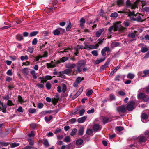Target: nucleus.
<instances>
[{"instance_id": "nucleus-22", "label": "nucleus", "mask_w": 149, "mask_h": 149, "mask_svg": "<svg viewBox=\"0 0 149 149\" xmlns=\"http://www.w3.org/2000/svg\"><path fill=\"white\" fill-rule=\"evenodd\" d=\"M9 144V143L8 142H0V148L3 146H7Z\"/></svg>"}, {"instance_id": "nucleus-30", "label": "nucleus", "mask_w": 149, "mask_h": 149, "mask_svg": "<svg viewBox=\"0 0 149 149\" xmlns=\"http://www.w3.org/2000/svg\"><path fill=\"white\" fill-rule=\"evenodd\" d=\"M22 72L23 73L25 74H27L29 73L28 70L27 68H25L23 69Z\"/></svg>"}, {"instance_id": "nucleus-50", "label": "nucleus", "mask_w": 149, "mask_h": 149, "mask_svg": "<svg viewBox=\"0 0 149 149\" xmlns=\"http://www.w3.org/2000/svg\"><path fill=\"white\" fill-rule=\"evenodd\" d=\"M85 111L84 109H82L79 111V113L80 116H82L83 115Z\"/></svg>"}, {"instance_id": "nucleus-36", "label": "nucleus", "mask_w": 149, "mask_h": 149, "mask_svg": "<svg viewBox=\"0 0 149 149\" xmlns=\"http://www.w3.org/2000/svg\"><path fill=\"white\" fill-rule=\"evenodd\" d=\"M77 131L76 128L73 129L70 135L71 136H73L75 135Z\"/></svg>"}, {"instance_id": "nucleus-8", "label": "nucleus", "mask_w": 149, "mask_h": 149, "mask_svg": "<svg viewBox=\"0 0 149 149\" xmlns=\"http://www.w3.org/2000/svg\"><path fill=\"white\" fill-rule=\"evenodd\" d=\"M83 89V87H81L79 91L76 93V94L74 95L73 97H72V99L74 100L77 97H78L81 92H82V91Z\"/></svg>"}, {"instance_id": "nucleus-10", "label": "nucleus", "mask_w": 149, "mask_h": 149, "mask_svg": "<svg viewBox=\"0 0 149 149\" xmlns=\"http://www.w3.org/2000/svg\"><path fill=\"white\" fill-rule=\"evenodd\" d=\"M101 119L102 120V122L104 124L110 122L112 120V119L111 118L104 117H101Z\"/></svg>"}, {"instance_id": "nucleus-45", "label": "nucleus", "mask_w": 149, "mask_h": 149, "mask_svg": "<svg viewBox=\"0 0 149 149\" xmlns=\"http://www.w3.org/2000/svg\"><path fill=\"white\" fill-rule=\"evenodd\" d=\"M121 79V76L120 75H118L116 76L115 78V80L118 81Z\"/></svg>"}, {"instance_id": "nucleus-31", "label": "nucleus", "mask_w": 149, "mask_h": 149, "mask_svg": "<svg viewBox=\"0 0 149 149\" xmlns=\"http://www.w3.org/2000/svg\"><path fill=\"white\" fill-rule=\"evenodd\" d=\"M38 33L37 31H33L30 34V37H33L37 35Z\"/></svg>"}, {"instance_id": "nucleus-17", "label": "nucleus", "mask_w": 149, "mask_h": 149, "mask_svg": "<svg viewBox=\"0 0 149 149\" xmlns=\"http://www.w3.org/2000/svg\"><path fill=\"white\" fill-rule=\"evenodd\" d=\"M139 141L140 142H144L146 140L145 137L143 135H141L138 138Z\"/></svg>"}, {"instance_id": "nucleus-27", "label": "nucleus", "mask_w": 149, "mask_h": 149, "mask_svg": "<svg viewBox=\"0 0 149 149\" xmlns=\"http://www.w3.org/2000/svg\"><path fill=\"white\" fill-rule=\"evenodd\" d=\"M83 48H84L83 46L81 45H77L74 48L76 51H77L79 49H82Z\"/></svg>"}, {"instance_id": "nucleus-18", "label": "nucleus", "mask_w": 149, "mask_h": 149, "mask_svg": "<svg viewBox=\"0 0 149 149\" xmlns=\"http://www.w3.org/2000/svg\"><path fill=\"white\" fill-rule=\"evenodd\" d=\"M86 116H84L82 117L81 118H79L78 119L77 121L79 123H83L85 120H86Z\"/></svg>"}, {"instance_id": "nucleus-19", "label": "nucleus", "mask_w": 149, "mask_h": 149, "mask_svg": "<svg viewBox=\"0 0 149 149\" xmlns=\"http://www.w3.org/2000/svg\"><path fill=\"white\" fill-rule=\"evenodd\" d=\"M84 129V128L83 127H81L79 128L78 130V133L79 135H82L83 134Z\"/></svg>"}, {"instance_id": "nucleus-12", "label": "nucleus", "mask_w": 149, "mask_h": 149, "mask_svg": "<svg viewBox=\"0 0 149 149\" xmlns=\"http://www.w3.org/2000/svg\"><path fill=\"white\" fill-rule=\"evenodd\" d=\"M73 72L72 70L70 69H67L63 71L62 73L70 76L71 75V73L72 72Z\"/></svg>"}, {"instance_id": "nucleus-55", "label": "nucleus", "mask_w": 149, "mask_h": 149, "mask_svg": "<svg viewBox=\"0 0 149 149\" xmlns=\"http://www.w3.org/2000/svg\"><path fill=\"white\" fill-rule=\"evenodd\" d=\"M108 67V66L104 64V65L101 67L100 70L101 71H103L104 70L105 68Z\"/></svg>"}, {"instance_id": "nucleus-24", "label": "nucleus", "mask_w": 149, "mask_h": 149, "mask_svg": "<svg viewBox=\"0 0 149 149\" xmlns=\"http://www.w3.org/2000/svg\"><path fill=\"white\" fill-rule=\"evenodd\" d=\"M80 26L81 27H83L84 24L85 23V19L83 18H81L80 20Z\"/></svg>"}, {"instance_id": "nucleus-2", "label": "nucleus", "mask_w": 149, "mask_h": 149, "mask_svg": "<svg viewBox=\"0 0 149 149\" xmlns=\"http://www.w3.org/2000/svg\"><path fill=\"white\" fill-rule=\"evenodd\" d=\"M128 16H134L136 21L138 22H142L143 21V20L142 19L143 16L139 14H135L134 12H130L128 13Z\"/></svg>"}, {"instance_id": "nucleus-42", "label": "nucleus", "mask_w": 149, "mask_h": 149, "mask_svg": "<svg viewBox=\"0 0 149 149\" xmlns=\"http://www.w3.org/2000/svg\"><path fill=\"white\" fill-rule=\"evenodd\" d=\"M144 75H142V77H146L148 75H149V70H144L143 71Z\"/></svg>"}, {"instance_id": "nucleus-23", "label": "nucleus", "mask_w": 149, "mask_h": 149, "mask_svg": "<svg viewBox=\"0 0 149 149\" xmlns=\"http://www.w3.org/2000/svg\"><path fill=\"white\" fill-rule=\"evenodd\" d=\"M99 45H98V44H97L95 45H90V49H97Z\"/></svg>"}, {"instance_id": "nucleus-33", "label": "nucleus", "mask_w": 149, "mask_h": 149, "mask_svg": "<svg viewBox=\"0 0 149 149\" xmlns=\"http://www.w3.org/2000/svg\"><path fill=\"white\" fill-rule=\"evenodd\" d=\"M105 58H104L103 59H100L97 60L96 61L95 63L96 64H98L100 62L104 61L105 60Z\"/></svg>"}, {"instance_id": "nucleus-52", "label": "nucleus", "mask_w": 149, "mask_h": 149, "mask_svg": "<svg viewBox=\"0 0 149 149\" xmlns=\"http://www.w3.org/2000/svg\"><path fill=\"white\" fill-rule=\"evenodd\" d=\"M64 141L66 142H68L70 141V139L69 136H66L64 139Z\"/></svg>"}, {"instance_id": "nucleus-46", "label": "nucleus", "mask_w": 149, "mask_h": 149, "mask_svg": "<svg viewBox=\"0 0 149 149\" xmlns=\"http://www.w3.org/2000/svg\"><path fill=\"white\" fill-rule=\"evenodd\" d=\"M19 144L17 143H12L11 146V147L12 148H14L18 146Z\"/></svg>"}, {"instance_id": "nucleus-32", "label": "nucleus", "mask_w": 149, "mask_h": 149, "mask_svg": "<svg viewBox=\"0 0 149 149\" xmlns=\"http://www.w3.org/2000/svg\"><path fill=\"white\" fill-rule=\"evenodd\" d=\"M62 91L63 93H65V91H66V90L67 89V87L66 85L64 84H62Z\"/></svg>"}, {"instance_id": "nucleus-49", "label": "nucleus", "mask_w": 149, "mask_h": 149, "mask_svg": "<svg viewBox=\"0 0 149 149\" xmlns=\"http://www.w3.org/2000/svg\"><path fill=\"white\" fill-rule=\"evenodd\" d=\"M114 25H113L112 26H111L108 29V31L110 33H111V31H112L113 30L114 31Z\"/></svg>"}, {"instance_id": "nucleus-61", "label": "nucleus", "mask_w": 149, "mask_h": 149, "mask_svg": "<svg viewBox=\"0 0 149 149\" xmlns=\"http://www.w3.org/2000/svg\"><path fill=\"white\" fill-rule=\"evenodd\" d=\"M94 108H92L90 110H88L87 111V113L88 114H91L93 113L94 112Z\"/></svg>"}, {"instance_id": "nucleus-62", "label": "nucleus", "mask_w": 149, "mask_h": 149, "mask_svg": "<svg viewBox=\"0 0 149 149\" xmlns=\"http://www.w3.org/2000/svg\"><path fill=\"white\" fill-rule=\"evenodd\" d=\"M7 74L9 76L12 75V73L11 70H8L7 72Z\"/></svg>"}, {"instance_id": "nucleus-58", "label": "nucleus", "mask_w": 149, "mask_h": 149, "mask_svg": "<svg viewBox=\"0 0 149 149\" xmlns=\"http://www.w3.org/2000/svg\"><path fill=\"white\" fill-rule=\"evenodd\" d=\"M123 127H117L116 128V130L119 132L123 130Z\"/></svg>"}, {"instance_id": "nucleus-29", "label": "nucleus", "mask_w": 149, "mask_h": 149, "mask_svg": "<svg viewBox=\"0 0 149 149\" xmlns=\"http://www.w3.org/2000/svg\"><path fill=\"white\" fill-rule=\"evenodd\" d=\"M17 39L19 41H21L23 39V38L22 35L20 34H18L16 36Z\"/></svg>"}, {"instance_id": "nucleus-57", "label": "nucleus", "mask_w": 149, "mask_h": 149, "mask_svg": "<svg viewBox=\"0 0 149 149\" xmlns=\"http://www.w3.org/2000/svg\"><path fill=\"white\" fill-rule=\"evenodd\" d=\"M43 105H44L42 103H39L38 104L37 106L38 108L41 109L42 108V107L43 106Z\"/></svg>"}, {"instance_id": "nucleus-37", "label": "nucleus", "mask_w": 149, "mask_h": 149, "mask_svg": "<svg viewBox=\"0 0 149 149\" xmlns=\"http://www.w3.org/2000/svg\"><path fill=\"white\" fill-rule=\"evenodd\" d=\"M84 79V78L82 77L81 78L80 77H78L76 80V82L77 83H79L81 81H82Z\"/></svg>"}, {"instance_id": "nucleus-28", "label": "nucleus", "mask_w": 149, "mask_h": 149, "mask_svg": "<svg viewBox=\"0 0 149 149\" xmlns=\"http://www.w3.org/2000/svg\"><path fill=\"white\" fill-rule=\"evenodd\" d=\"M83 140L81 139H79L76 141V144L77 145H80L82 144L83 143Z\"/></svg>"}, {"instance_id": "nucleus-47", "label": "nucleus", "mask_w": 149, "mask_h": 149, "mask_svg": "<svg viewBox=\"0 0 149 149\" xmlns=\"http://www.w3.org/2000/svg\"><path fill=\"white\" fill-rule=\"evenodd\" d=\"M148 50V49L146 47H142L141 48V51L143 53H145Z\"/></svg>"}, {"instance_id": "nucleus-6", "label": "nucleus", "mask_w": 149, "mask_h": 149, "mask_svg": "<svg viewBox=\"0 0 149 149\" xmlns=\"http://www.w3.org/2000/svg\"><path fill=\"white\" fill-rule=\"evenodd\" d=\"M139 98L142 99L144 101L147 102L149 99V97L144 93H141L138 95Z\"/></svg>"}, {"instance_id": "nucleus-13", "label": "nucleus", "mask_w": 149, "mask_h": 149, "mask_svg": "<svg viewBox=\"0 0 149 149\" xmlns=\"http://www.w3.org/2000/svg\"><path fill=\"white\" fill-rule=\"evenodd\" d=\"M136 32L137 31H134L133 33H130L128 34L129 37H130L132 38H135V39H134L131 40H130L131 42L136 39L135 38V34L136 33Z\"/></svg>"}, {"instance_id": "nucleus-16", "label": "nucleus", "mask_w": 149, "mask_h": 149, "mask_svg": "<svg viewBox=\"0 0 149 149\" xmlns=\"http://www.w3.org/2000/svg\"><path fill=\"white\" fill-rule=\"evenodd\" d=\"M101 126L98 124H95L93 126V129L95 131H97L100 130L101 129Z\"/></svg>"}, {"instance_id": "nucleus-64", "label": "nucleus", "mask_w": 149, "mask_h": 149, "mask_svg": "<svg viewBox=\"0 0 149 149\" xmlns=\"http://www.w3.org/2000/svg\"><path fill=\"white\" fill-rule=\"evenodd\" d=\"M112 45L114 47H115L119 46L120 44L118 42H114L112 43Z\"/></svg>"}, {"instance_id": "nucleus-4", "label": "nucleus", "mask_w": 149, "mask_h": 149, "mask_svg": "<svg viewBox=\"0 0 149 149\" xmlns=\"http://www.w3.org/2000/svg\"><path fill=\"white\" fill-rule=\"evenodd\" d=\"M83 65H84V64L80 63H78L77 64V71L76 72L75 70H74L73 72L72 75H75L77 74V72H80L81 71L82 67Z\"/></svg>"}, {"instance_id": "nucleus-44", "label": "nucleus", "mask_w": 149, "mask_h": 149, "mask_svg": "<svg viewBox=\"0 0 149 149\" xmlns=\"http://www.w3.org/2000/svg\"><path fill=\"white\" fill-rule=\"evenodd\" d=\"M29 113H35L36 110L35 109L30 108L29 109Z\"/></svg>"}, {"instance_id": "nucleus-59", "label": "nucleus", "mask_w": 149, "mask_h": 149, "mask_svg": "<svg viewBox=\"0 0 149 149\" xmlns=\"http://www.w3.org/2000/svg\"><path fill=\"white\" fill-rule=\"evenodd\" d=\"M33 48L32 47H29L28 49V51L31 53H32L33 52Z\"/></svg>"}, {"instance_id": "nucleus-43", "label": "nucleus", "mask_w": 149, "mask_h": 149, "mask_svg": "<svg viewBox=\"0 0 149 149\" xmlns=\"http://www.w3.org/2000/svg\"><path fill=\"white\" fill-rule=\"evenodd\" d=\"M92 54L94 56H97L98 55L97 52L96 50H93L91 52Z\"/></svg>"}, {"instance_id": "nucleus-14", "label": "nucleus", "mask_w": 149, "mask_h": 149, "mask_svg": "<svg viewBox=\"0 0 149 149\" xmlns=\"http://www.w3.org/2000/svg\"><path fill=\"white\" fill-rule=\"evenodd\" d=\"M68 57H63L62 58L60 59L59 60H58L56 61V64H58L61 62H64L68 60Z\"/></svg>"}, {"instance_id": "nucleus-5", "label": "nucleus", "mask_w": 149, "mask_h": 149, "mask_svg": "<svg viewBox=\"0 0 149 149\" xmlns=\"http://www.w3.org/2000/svg\"><path fill=\"white\" fill-rule=\"evenodd\" d=\"M135 105V102L133 101H130L126 106L127 109L129 111H132L134 109V107Z\"/></svg>"}, {"instance_id": "nucleus-40", "label": "nucleus", "mask_w": 149, "mask_h": 149, "mask_svg": "<svg viewBox=\"0 0 149 149\" xmlns=\"http://www.w3.org/2000/svg\"><path fill=\"white\" fill-rule=\"evenodd\" d=\"M124 0H118L117 1V4L118 6H120L123 4Z\"/></svg>"}, {"instance_id": "nucleus-11", "label": "nucleus", "mask_w": 149, "mask_h": 149, "mask_svg": "<svg viewBox=\"0 0 149 149\" xmlns=\"http://www.w3.org/2000/svg\"><path fill=\"white\" fill-rule=\"evenodd\" d=\"M56 61L54 62L52 61L50 63H47V65L48 68H54L56 67V65L58 64H56Z\"/></svg>"}, {"instance_id": "nucleus-39", "label": "nucleus", "mask_w": 149, "mask_h": 149, "mask_svg": "<svg viewBox=\"0 0 149 149\" xmlns=\"http://www.w3.org/2000/svg\"><path fill=\"white\" fill-rule=\"evenodd\" d=\"M118 16V13L116 12H115L111 14L110 16L113 18H116Z\"/></svg>"}, {"instance_id": "nucleus-53", "label": "nucleus", "mask_w": 149, "mask_h": 149, "mask_svg": "<svg viewBox=\"0 0 149 149\" xmlns=\"http://www.w3.org/2000/svg\"><path fill=\"white\" fill-rule=\"evenodd\" d=\"M72 49H73L71 47V48L69 47L68 48H65V49H64L63 50V52H68L69 50L71 51L72 50Z\"/></svg>"}, {"instance_id": "nucleus-51", "label": "nucleus", "mask_w": 149, "mask_h": 149, "mask_svg": "<svg viewBox=\"0 0 149 149\" xmlns=\"http://www.w3.org/2000/svg\"><path fill=\"white\" fill-rule=\"evenodd\" d=\"M93 131L92 129H88L86 131V134L88 135H91L92 134Z\"/></svg>"}, {"instance_id": "nucleus-25", "label": "nucleus", "mask_w": 149, "mask_h": 149, "mask_svg": "<svg viewBox=\"0 0 149 149\" xmlns=\"http://www.w3.org/2000/svg\"><path fill=\"white\" fill-rule=\"evenodd\" d=\"M30 73L32 75L34 79H36L37 76L34 70H32L31 71Z\"/></svg>"}, {"instance_id": "nucleus-1", "label": "nucleus", "mask_w": 149, "mask_h": 149, "mask_svg": "<svg viewBox=\"0 0 149 149\" xmlns=\"http://www.w3.org/2000/svg\"><path fill=\"white\" fill-rule=\"evenodd\" d=\"M120 21L117 22L114 24V31H117L118 30L121 31H124L126 30V28L122 26L121 24Z\"/></svg>"}, {"instance_id": "nucleus-20", "label": "nucleus", "mask_w": 149, "mask_h": 149, "mask_svg": "<svg viewBox=\"0 0 149 149\" xmlns=\"http://www.w3.org/2000/svg\"><path fill=\"white\" fill-rule=\"evenodd\" d=\"M43 144L46 147H48L49 146L48 141L47 139L44 140Z\"/></svg>"}, {"instance_id": "nucleus-63", "label": "nucleus", "mask_w": 149, "mask_h": 149, "mask_svg": "<svg viewBox=\"0 0 149 149\" xmlns=\"http://www.w3.org/2000/svg\"><path fill=\"white\" fill-rule=\"evenodd\" d=\"M115 97L114 95L113 94H111L110 95V99L112 100L115 99Z\"/></svg>"}, {"instance_id": "nucleus-26", "label": "nucleus", "mask_w": 149, "mask_h": 149, "mask_svg": "<svg viewBox=\"0 0 149 149\" xmlns=\"http://www.w3.org/2000/svg\"><path fill=\"white\" fill-rule=\"evenodd\" d=\"M134 77V74L131 73H129L127 75V77L131 79H132Z\"/></svg>"}, {"instance_id": "nucleus-41", "label": "nucleus", "mask_w": 149, "mask_h": 149, "mask_svg": "<svg viewBox=\"0 0 149 149\" xmlns=\"http://www.w3.org/2000/svg\"><path fill=\"white\" fill-rule=\"evenodd\" d=\"M46 87L47 89L49 90L51 88V85L50 83L47 82L46 84Z\"/></svg>"}, {"instance_id": "nucleus-48", "label": "nucleus", "mask_w": 149, "mask_h": 149, "mask_svg": "<svg viewBox=\"0 0 149 149\" xmlns=\"http://www.w3.org/2000/svg\"><path fill=\"white\" fill-rule=\"evenodd\" d=\"M141 118L143 119H146L148 118V116L145 113H143L141 115Z\"/></svg>"}, {"instance_id": "nucleus-15", "label": "nucleus", "mask_w": 149, "mask_h": 149, "mask_svg": "<svg viewBox=\"0 0 149 149\" xmlns=\"http://www.w3.org/2000/svg\"><path fill=\"white\" fill-rule=\"evenodd\" d=\"M104 30V29L102 28L100 29L98 31H96L95 33L96 37H99Z\"/></svg>"}, {"instance_id": "nucleus-34", "label": "nucleus", "mask_w": 149, "mask_h": 149, "mask_svg": "<svg viewBox=\"0 0 149 149\" xmlns=\"http://www.w3.org/2000/svg\"><path fill=\"white\" fill-rule=\"evenodd\" d=\"M72 25L70 22H69L68 25L66 27V29L67 31H69L70 30V29L71 28Z\"/></svg>"}, {"instance_id": "nucleus-7", "label": "nucleus", "mask_w": 149, "mask_h": 149, "mask_svg": "<svg viewBox=\"0 0 149 149\" xmlns=\"http://www.w3.org/2000/svg\"><path fill=\"white\" fill-rule=\"evenodd\" d=\"M117 110L119 113H124L126 111V109L125 106L123 105L117 107Z\"/></svg>"}, {"instance_id": "nucleus-56", "label": "nucleus", "mask_w": 149, "mask_h": 149, "mask_svg": "<svg viewBox=\"0 0 149 149\" xmlns=\"http://www.w3.org/2000/svg\"><path fill=\"white\" fill-rule=\"evenodd\" d=\"M52 77L50 76L47 75L45 76V79L46 81L48 80H50L52 79Z\"/></svg>"}, {"instance_id": "nucleus-60", "label": "nucleus", "mask_w": 149, "mask_h": 149, "mask_svg": "<svg viewBox=\"0 0 149 149\" xmlns=\"http://www.w3.org/2000/svg\"><path fill=\"white\" fill-rule=\"evenodd\" d=\"M37 42V38H34L32 41V44L33 45H36Z\"/></svg>"}, {"instance_id": "nucleus-35", "label": "nucleus", "mask_w": 149, "mask_h": 149, "mask_svg": "<svg viewBox=\"0 0 149 149\" xmlns=\"http://www.w3.org/2000/svg\"><path fill=\"white\" fill-rule=\"evenodd\" d=\"M93 92V90L92 89H90L86 93V95L87 96H90Z\"/></svg>"}, {"instance_id": "nucleus-21", "label": "nucleus", "mask_w": 149, "mask_h": 149, "mask_svg": "<svg viewBox=\"0 0 149 149\" xmlns=\"http://www.w3.org/2000/svg\"><path fill=\"white\" fill-rule=\"evenodd\" d=\"M53 33L55 35H58L60 33V31L59 29V28L57 29L56 30H54L53 31Z\"/></svg>"}, {"instance_id": "nucleus-9", "label": "nucleus", "mask_w": 149, "mask_h": 149, "mask_svg": "<svg viewBox=\"0 0 149 149\" xmlns=\"http://www.w3.org/2000/svg\"><path fill=\"white\" fill-rule=\"evenodd\" d=\"M65 66L66 68L70 69L75 68L76 66V65L74 63H68L65 64Z\"/></svg>"}, {"instance_id": "nucleus-54", "label": "nucleus", "mask_w": 149, "mask_h": 149, "mask_svg": "<svg viewBox=\"0 0 149 149\" xmlns=\"http://www.w3.org/2000/svg\"><path fill=\"white\" fill-rule=\"evenodd\" d=\"M7 105L8 106H14V104L12 103V101L8 100L7 102Z\"/></svg>"}, {"instance_id": "nucleus-38", "label": "nucleus", "mask_w": 149, "mask_h": 149, "mask_svg": "<svg viewBox=\"0 0 149 149\" xmlns=\"http://www.w3.org/2000/svg\"><path fill=\"white\" fill-rule=\"evenodd\" d=\"M84 48L87 50H88L91 49L90 45H88L86 42L84 43Z\"/></svg>"}, {"instance_id": "nucleus-3", "label": "nucleus", "mask_w": 149, "mask_h": 149, "mask_svg": "<svg viewBox=\"0 0 149 149\" xmlns=\"http://www.w3.org/2000/svg\"><path fill=\"white\" fill-rule=\"evenodd\" d=\"M139 1L138 0L136 1L134 4H132L130 3V0H127L126 3L127 6L131 7V9H133L138 8L137 4Z\"/></svg>"}]
</instances>
